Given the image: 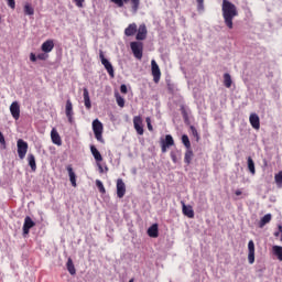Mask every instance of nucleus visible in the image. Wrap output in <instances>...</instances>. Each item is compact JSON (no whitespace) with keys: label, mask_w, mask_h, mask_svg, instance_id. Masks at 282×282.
Listing matches in <instances>:
<instances>
[{"label":"nucleus","mask_w":282,"mask_h":282,"mask_svg":"<svg viewBox=\"0 0 282 282\" xmlns=\"http://www.w3.org/2000/svg\"><path fill=\"white\" fill-rule=\"evenodd\" d=\"M221 12L225 25L229 29H234V19L239 15L238 8L229 0H223Z\"/></svg>","instance_id":"obj_1"},{"label":"nucleus","mask_w":282,"mask_h":282,"mask_svg":"<svg viewBox=\"0 0 282 282\" xmlns=\"http://www.w3.org/2000/svg\"><path fill=\"white\" fill-rule=\"evenodd\" d=\"M110 2L116 4L118 8H123L124 4L130 2L132 13H138L141 4V0H110Z\"/></svg>","instance_id":"obj_2"},{"label":"nucleus","mask_w":282,"mask_h":282,"mask_svg":"<svg viewBox=\"0 0 282 282\" xmlns=\"http://www.w3.org/2000/svg\"><path fill=\"white\" fill-rule=\"evenodd\" d=\"M93 132L95 135V139L100 142V143H105V139L102 137L104 133V124L99 119H94L93 120Z\"/></svg>","instance_id":"obj_3"},{"label":"nucleus","mask_w":282,"mask_h":282,"mask_svg":"<svg viewBox=\"0 0 282 282\" xmlns=\"http://www.w3.org/2000/svg\"><path fill=\"white\" fill-rule=\"evenodd\" d=\"M99 59L101 62V65L107 70L110 78H115V68L111 62L105 57V53L102 50L99 51Z\"/></svg>","instance_id":"obj_4"},{"label":"nucleus","mask_w":282,"mask_h":282,"mask_svg":"<svg viewBox=\"0 0 282 282\" xmlns=\"http://www.w3.org/2000/svg\"><path fill=\"white\" fill-rule=\"evenodd\" d=\"M29 151V143L23 139L17 140V153L20 160H24Z\"/></svg>","instance_id":"obj_5"},{"label":"nucleus","mask_w":282,"mask_h":282,"mask_svg":"<svg viewBox=\"0 0 282 282\" xmlns=\"http://www.w3.org/2000/svg\"><path fill=\"white\" fill-rule=\"evenodd\" d=\"M131 52L134 58L141 61L143 58V43L139 41H133L130 43Z\"/></svg>","instance_id":"obj_6"},{"label":"nucleus","mask_w":282,"mask_h":282,"mask_svg":"<svg viewBox=\"0 0 282 282\" xmlns=\"http://www.w3.org/2000/svg\"><path fill=\"white\" fill-rule=\"evenodd\" d=\"M151 74L153 76V82L159 84L161 80L162 72L155 59L151 61Z\"/></svg>","instance_id":"obj_7"},{"label":"nucleus","mask_w":282,"mask_h":282,"mask_svg":"<svg viewBox=\"0 0 282 282\" xmlns=\"http://www.w3.org/2000/svg\"><path fill=\"white\" fill-rule=\"evenodd\" d=\"M9 110H10V113H11V116L14 120L20 119L21 107H20L19 101H17V100L12 101L10 107H9Z\"/></svg>","instance_id":"obj_8"},{"label":"nucleus","mask_w":282,"mask_h":282,"mask_svg":"<svg viewBox=\"0 0 282 282\" xmlns=\"http://www.w3.org/2000/svg\"><path fill=\"white\" fill-rule=\"evenodd\" d=\"M116 188H117V197L119 199H122L127 193L126 183L122 178L117 180Z\"/></svg>","instance_id":"obj_9"},{"label":"nucleus","mask_w":282,"mask_h":282,"mask_svg":"<svg viewBox=\"0 0 282 282\" xmlns=\"http://www.w3.org/2000/svg\"><path fill=\"white\" fill-rule=\"evenodd\" d=\"M34 220H32L31 216H25L24 223L22 226L23 236H28L30 234V230L35 227Z\"/></svg>","instance_id":"obj_10"},{"label":"nucleus","mask_w":282,"mask_h":282,"mask_svg":"<svg viewBox=\"0 0 282 282\" xmlns=\"http://www.w3.org/2000/svg\"><path fill=\"white\" fill-rule=\"evenodd\" d=\"M147 37H148V28H147L145 23H142L137 29L135 40L137 41H145Z\"/></svg>","instance_id":"obj_11"},{"label":"nucleus","mask_w":282,"mask_h":282,"mask_svg":"<svg viewBox=\"0 0 282 282\" xmlns=\"http://www.w3.org/2000/svg\"><path fill=\"white\" fill-rule=\"evenodd\" d=\"M133 127L139 135L144 134L143 120L141 116L133 117Z\"/></svg>","instance_id":"obj_12"},{"label":"nucleus","mask_w":282,"mask_h":282,"mask_svg":"<svg viewBox=\"0 0 282 282\" xmlns=\"http://www.w3.org/2000/svg\"><path fill=\"white\" fill-rule=\"evenodd\" d=\"M65 116L68 120L69 123H73L74 121V108H73V102L70 99L66 100L65 104Z\"/></svg>","instance_id":"obj_13"},{"label":"nucleus","mask_w":282,"mask_h":282,"mask_svg":"<svg viewBox=\"0 0 282 282\" xmlns=\"http://www.w3.org/2000/svg\"><path fill=\"white\" fill-rule=\"evenodd\" d=\"M248 262L253 264L256 262V245L253 240L248 242Z\"/></svg>","instance_id":"obj_14"},{"label":"nucleus","mask_w":282,"mask_h":282,"mask_svg":"<svg viewBox=\"0 0 282 282\" xmlns=\"http://www.w3.org/2000/svg\"><path fill=\"white\" fill-rule=\"evenodd\" d=\"M249 122L254 130H260L261 120H260V117L258 113H256V112L250 113Z\"/></svg>","instance_id":"obj_15"},{"label":"nucleus","mask_w":282,"mask_h":282,"mask_svg":"<svg viewBox=\"0 0 282 282\" xmlns=\"http://www.w3.org/2000/svg\"><path fill=\"white\" fill-rule=\"evenodd\" d=\"M181 204H182L183 215L188 217L189 219H193L195 217V212L192 205H186L184 202H182Z\"/></svg>","instance_id":"obj_16"},{"label":"nucleus","mask_w":282,"mask_h":282,"mask_svg":"<svg viewBox=\"0 0 282 282\" xmlns=\"http://www.w3.org/2000/svg\"><path fill=\"white\" fill-rule=\"evenodd\" d=\"M55 47V43L53 40H46L45 42L42 43L41 45V51L45 54L51 53Z\"/></svg>","instance_id":"obj_17"},{"label":"nucleus","mask_w":282,"mask_h":282,"mask_svg":"<svg viewBox=\"0 0 282 282\" xmlns=\"http://www.w3.org/2000/svg\"><path fill=\"white\" fill-rule=\"evenodd\" d=\"M83 99H84V106L87 110H90L93 105L90 100L89 90L87 87L83 88Z\"/></svg>","instance_id":"obj_18"},{"label":"nucleus","mask_w":282,"mask_h":282,"mask_svg":"<svg viewBox=\"0 0 282 282\" xmlns=\"http://www.w3.org/2000/svg\"><path fill=\"white\" fill-rule=\"evenodd\" d=\"M51 140H52V143L57 147H61L63 144L62 138L55 128L51 130Z\"/></svg>","instance_id":"obj_19"},{"label":"nucleus","mask_w":282,"mask_h":282,"mask_svg":"<svg viewBox=\"0 0 282 282\" xmlns=\"http://www.w3.org/2000/svg\"><path fill=\"white\" fill-rule=\"evenodd\" d=\"M138 32V24L135 22L130 23L126 29H124V35L127 37L134 36Z\"/></svg>","instance_id":"obj_20"},{"label":"nucleus","mask_w":282,"mask_h":282,"mask_svg":"<svg viewBox=\"0 0 282 282\" xmlns=\"http://www.w3.org/2000/svg\"><path fill=\"white\" fill-rule=\"evenodd\" d=\"M90 152H91V155L94 156L96 163H101L104 161V158H102L100 151L96 148V145H94V144L90 145Z\"/></svg>","instance_id":"obj_21"},{"label":"nucleus","mask_w":282,"mask_h":282,"mask_svg":"<svg viewBox=\"0 0 282 282\" xmlns=\"http://www.w3.org/2000/svg\"><path fill=\"white\" fill-rule=\"evenodd\" d=\"M66 171L68 173L69 182H70L72 186L73 187H77L76 173H75L73 166L72 165H67L66 166Z\"/></svg>","instance_id":"obj_22"},{"label":"nucleus","mask_w":282,"mask_h":282,"mask_svg":"<svg viewBox=\"0 0 282 282\" xmlns=\"http://www.w3.org/2000/svg\"><path fill=\"white\" fill-rule=\"evenodd\" d=\"M26 160L31 171L36 172L37 165H36L35 155L33 153H29Z\"/></svg>","instance_id":"obj_23"},{"label":"nucleus","mask_w":282,"mask_h":282,"mask_svg":"<svg viewBox=\"0 0 282 282\" xmlns=\"http://www.w3.org/2000/svg\"><path fill=\"white\" fill-rule=\"evenodd\" d=\"M148 236L151 238H158L159 237V225L154 224L151 225L148 229Z\"/></svg>","instance_id":"obj_24"},{"label":"nucleus","mask_w":282,"mask_h":282,"mask_svg":"<svg viewBox=\"0 0 282 282\" xmlns=\"http://www.w3.org/2000/svg\"><path fill=\"white\" fill-rule=\"evenodd\" d=\"M247 163H248V170L252 175H256L257 170H256V163L254 160L252 159V156H248L247 159Z\"/></svg>","instance_id":"obj_25"},{"label":"nucleus","mask_w":282,"mask_h":282,"mask_svg":"<svg viewBox=\"0 0 282 282\" xmlns=\"http://www.w3.org/2000/svg\"><path fill=\"white\" fill-rule=\"evenodd\" d=\"M272 221V214H265L264 217L260 219L259 228H263L265 225Z\"/></svg>","instance_id":"obj_26"},{"label":"nucleus","mask_w":282,"mask_h":282,"mask_svg":"<svg viewBox=\"0 0 282 282\" xmlns=\"http://www.w3.org/2000/svg\"><path fill=\"white\" fill-rule=\"evenodd\" d=\"M66 269L70 275L76 274V268H75V264H74L72 258H68V260L66 262Z\"/></svg>","instance_id":"obj_27"},{"label":"nucleus","mask_w":282,"mask_h":282,"mask_svg":"<svg viewBox=\"0 0 282 282\" xmlns=\"http://www.w3.org/2000/svg\"><path fill=\"white\" fill-rule=\"evenodd\" d=\"M194 158V151L192 149H187L184 155V162L189 165Z\"/></svg>","instance_id":"obj_28"},{"label":"nucleus","mask_w":282,"mask_h":282,"mask_svg":"<svg viewBox=\"0 0 282 282\" xmlns=\"http://www.w3.org/2000/svg\"><path fill=\"white\" fill-rule=\"evenodd\" d=\"M162 143L169 148L173 147L175 144L174 138L172 134H166L165 139L162 141Z\"/></svg>","instance_id":"obj_29"},{"label":"nucleus","mask_w":282,"mask_h":282,"mask_svg":"<svg viewBox=\"0 0 282 282\" xmlns=\"http://www.w3.org/2000/svg\"><path fill=\"white\" fill-rule=\"evenodd\" d=\"M224 85L226 88H231L232 86V78L229 73L224 74Z\"/></svg>","instance_id":"obj_30"},{"label":"nucleus","mask_w":282,"mask_h":282,"mask_svg":"<svg viewBox=\"0 0 282 282\" xmlns=\"http://www.w3.org/2000/svg\"><path fill=\"white\" fill-rule=\"evenodd\" d=\"M23 12L25 15H34V8L30 3H25L23 7Z\"/></svg>","instance_id":"obj_31"},{"label":"nucleus","mask_w":282,"mask_h":282,"mask_svg":"<svg viewBox=\"0 0 282 282\" xmlns=\"http://www.w3.org/2000/svg\"><path fill=\"white\" fill-rule=\"evenodd\" d=\"M189 130L192 132V135L196 139V142L200 141V134L195 126H191Z\"/></svg>","instance_id":"obj_32"},{"label":"nucleus","mask_w":282,"mask_h":282,"mask_svg":"<svg viewBox=\"0 0 282 282\" xmlns=\"http://www.w3.org/2000/svg\"><path fill=\"white\" fill-rule=\"evenodd\" d=\"M182 143L184 144V147L187 150H189L192 148V143H191L189 137L187 134L182 135Z\"/></svg>","instance_id":"obj_33"},{"label":"nucleus","mask_w":282,"mask_h":282,"mask_svg":"<svg viewBox=\"0 0 282 282\" xmlns=\"http://www.w3.org/2000/svg\"><path fill=\"white\" fill-rule=\"evenodd\" d=\"M272 249H273V253L278 256V259L282 261V247H280L279 245H274Z\"/></svg>","instance_id":"obj_34"},{"label":"nucleus","mask_w":282,"mask_h":282,"mask_svg":"<svg viewBox=\"0 0 282 282\" xmlns=\"http://www.w3.org/2000/svg\"><path fill=\"white\" fill-rule=\"evenodd\" d=\"M274 181L275 184L278 185L279 188H282V171H279L275 175H274Z\"/></svg>","instance_id":"obj_35"},{"label":"nucleus","mask_w":282,"mask_h":282,"mask_svg":"<svg viewBox=\"0 0 282 282\" xmlns=\"http://www.w3.org/2000/svg\"><path fill=\"white\" fill-rule=\"evenodd\" d=\"M116 101H117V105L120 107V108H124L126 106V100L122 96L120 95H116Z\"/></svg>","instance_id":"obj_36"},{"label":"nucleus","mask_w":282,"mask_h":282,"mask_svg":"<svg viewBox=\"0 0 282 282\" xmlns=\"http://www.w3.org/2000/svg\"><path fill=\"white\" fill-rule=\"evenodd\" d=\"M96 186L101 194H106V187L100 180H96Z\"/></svg>","instance_id":"obj_37"},{"label":"nucleus","mask_w":282,"mask_h":282,"mask_svg":"<svg viewBox=\"0 0 282 282\" xmlns=\"http://www.w3.org/2000/svg\"><path fill=\"white\" fill-rule=\"evenodd\" d=\"M197 2V11L198 12H204L205 11V0H196Z\"/></svg>","instance_id":"obj_38"},{"label":"nucleus","mask_w":282,"mask_h":282,"mask_svg":"<svg viewBox=\"0 0 282 282\" xmlns=\"http://www.w3.org/2000/svg\"><path fill=\"white\" fill-rule=\"evenodd\" d=\"M36 58H37L39 61H46V59L48 58V54H47V53H39V54L36 55Z\"/></svg>","instance_id":"obj_39"},{"label":"nucleus","mask_w":282,"mask_h":282,"mask_svg":"<svg viewBox=\"0 0 282 282\" xmlns=\"http://www.w3.org/2000/svg\"><path fill=\"white\" fill-rule=\"evenodd\" d=\"M181 113L183 116L184 119H188V112L186 110V107L184 105L181 106Z\"/></svg>","instance_id":"obj_40"},{"label":"nucleus","mask_w":282,"mask_h":282,"mask_svg":"<svg viewBox=\"0 0 282 282\" xmlns=\"http://www.w3.org/2000/svg\"><path fill=\"white\" fill-rule=\"evenodd\" d=\"M77 8H84L85 0H73Z\"/></svg>","instance_id":"obj_41"},{"label":"nucleus","mask_w":282,"mask_h":282,"mask_svg":"<svg viewBox=\"0 0 282 282\" xmlns=\"http://www.w3.org/2000/svg\"><path fill=\"white\" fill-rule=\"evenodd\" d=\"M0 144L6 148L7 147V141L6 138L3 135V133L0 131Z\"/></svg>","instance_id":"obj_42"},{"label":"nucleus","mask_w":282,"mask_h":282,"mask_svg":"<svg viewBox=\"0 0 282 282\" xmlns=\"http://www.w3.org/2000/svg\"><path fill=\"white\" fill-rule=\"evenodd\" d=\"M120 93L123 94V95L128 94V87H127L126 84L120 85Z\"/></svg>","instance_id":"obj_43"},{"label":"nucleus","mask_w":282,"mask_h":282,"mask_svg":"<svg viewBox=\"0 0 282 282\" xmlns=\"http://www.w3.org/2000/svg\"><path fill=\"white\" fill-rule=\"evenodd\" d=\"M7 4L10 9H15V0H7Z\"/></svg>","instance_id":"obj_44"},{"label":"nucleus","mask_w":282,"mask_h":282,"mask_svg":"<svg viewBox=\"0 0 282 282\" xmlns=\"http://www.w3.org/2000/svg\"><path fill=\"white\" fill-rule=\"evenodd\" d=\"M145 121H147L148 130L149 131H153V126L151 123V118L147 117Z\"/></svg>","instance_id":"obj_45"},{"label":"nucleus","mask_w":282,"mask_h":282,"mask_svg":"<svg viewBox=\"0 0 282 282\" xmlns=\"http://www.w3.org/2000/svg\"><path fill=\"white\" fill-rule=\"evenodd\" d=\"M30 61L35 63L37 61V56L34 53H30Z\"/></svg>","instance_id":"obj_46"},{"label":"nucleus","mask_w":282,"mask_h":282,"mask_svg":"<svg viewBox=\"0 0 282 282\" xmlns=\"http://www.w3.org/2000/svg\"><path fill=\"white\" fill-rule=\"evenodd\" d=\"M167 145L166 144H161V151H162V153H166L167 152Z\"/></svg>","instance_id":"obj_47"},{"label":"nucleus","mask_w":282,"mask_h":282,"mask_svg":"<svg viewBox=\"0 0 282 282\" xmlns=\"http://www.w3.org/2000/svg\"><path fill=\"white\" fill-rule=\"evenodd\" d=\"M171 159H172L173 163H177V156L174 152L171 153Z\"/></svg>","instance_id":"obj_48"},{"label":"nucleus","mask_w":282,"mask_h":282,"mask_svg":"<svg viewBox=\"0 0 282 282\" xmlns=\"http://www.w3.org/2000/svg\"><path fill=\"white\" fill-rule=\"evenodd\" d=\"M97 166L99 169V173H104V167L100 162H97Z\"/></svg>","instance_id":"obj_49"},{"label":"nucleus","mask_w":282,"mask_h":282,"mask_svg":"<svg viewBox=\"0 0 282 282\" xmlns=\"http://www.w3.org/2000/svg\"><path fill=\"white\" fill-rule=\"evenodd\" d=\"M235 195H236V196H241V195H242L241 189H237V191L235 192Z\"/></svg>","instance_id":"obj_50"},{"label":"nucleus","mask_w":282,"mask_h":282,"mask_svg":"<svg viewBox=\"0 0 282 282\" xmlns=\"http://www.w3.org/2000/svg\"><path fill=\"white\" fill-rule=\"evenodd\" d=\"M281 232L280 231H274V237H280Z\"/></svg>","instance_id":"obj_51"},{"label":"nucleus","mask_w":282,"mask_h":282,"mask_svg":"<svg viewBox=\"0 0 282 282\" xmlns=\"http://www.w3.org/2000/svg\"><path fill=\"white\" fill-rule=\"evenodd\" d=\"M279 232L282 235V225H279Z\"/></svg>","instance_id":"obj_52"},{"label":"nucleus","mask_w":282,"mask_h":282,"mask_svg":"<svg viewBox=\"0 0 282 282\" xmlns=\"http://www.w3.org/2000/svg\"><path fill=\"white\" fill-rule=\"evenodd\" d=\"M280 240L282 241V234H281V238H280Z\"/></svg>","instance_id":"obj_53"},{"label":"nucleus","mask_w":282,"mask_h":282,"mask_svg":"<svg viewBox=\"0 0 282 282\" xmlns=\"http://www.w3.org/2000/svg\"><path fill=\"white\" fill-rule=\"evenodd\" d=\"M129 282H134V280H130Z\"/></svg>","instance_id":"obj_54"}]
</instances>
